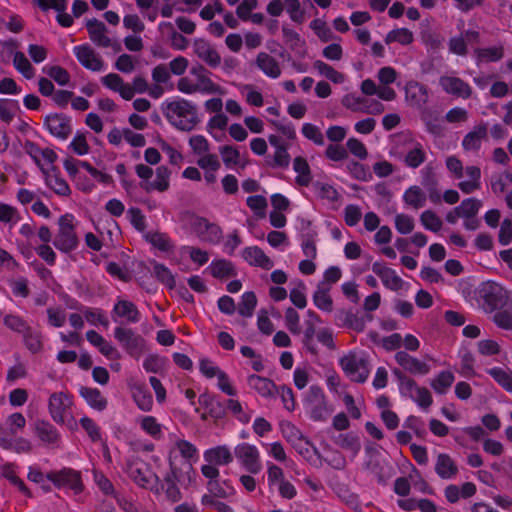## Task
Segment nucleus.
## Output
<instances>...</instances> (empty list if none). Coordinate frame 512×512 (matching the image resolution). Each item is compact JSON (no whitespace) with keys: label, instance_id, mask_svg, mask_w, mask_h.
<instances>
[{"label":"nucleus","instance_id":"13","mask_svg":"<svg viewBox=\"0 0 512 512\" xmlns=\"http://www.w3.org/2000/svg\"><path fill=\"white\" fill-rule=\"evenodd\" d=\"M73 404L71 396L64 392L52 393L48 401V410L51 418L57 424H64L65 416Z\"/></svg>","mask_w":512,"mask_h":512},{"label":"nucleus","instance_id":"28","mask_svg":"<svg viewBox=\"0 0 512 512\" xmlns=\"http://www.w3.org/2000/svg\"><path fill=\"white\" fill-rule=\"evenodd\" d=\"M405 99L412 107L421 108L428 101V91L425 85L410 81L405 87Z\"/></svg>","mask_w":512,"mask_h":512},{"label":"nucleus","instance_id":"32","mask_svg":"<svg viewBox=\"0 0 512 512\" xmlns=\"http://www.w3.org/2000/svg\"><path fill=\"white\" fill-rule=\"evenodd\" d=\"M101 83L108 89L117 92L125 100H131L130 84L116 73H109L101 78Z\"/></svg>","mask_w":512,"mask_h":512},{"label":"nucleus","instance_id":"40","mask_svg":"<svg viewBox=\"0 0 512 512\" xmlns=\"http://www.w3.org/2000/svg\"><path fill=\"white\" fill-rule=\"evenodd\" d=\"M45 173V182L49 188H51L56 194L60 196H68L71 193V189L68 183L63 179L60 174L52 169Z\"/></svg>","mask_w":512,"mask_h":512},{"label":"nucleus","instance_id":"20","mask_svg":"<svg viewBox=\"0 0 512 512\" xmlns=\"http://www.w3.org/2000/svg\"><path fill=\"white\" fill-rule=\"evenodd\" d=\"M34 433L37 438L45 445L58 447L61 435L57 428L49 421L37 419L34 423Z\"/></svg>","mask_w":512,"mask_h":512},{"label":"nucleus","instance_id":"56","mask_svg":"<svg viewBox=\"0 0 512 512\" xmlns=\"http://www.w3.org/2000/svg\"><path fill=\"white\" fill-rule=\"evenodd\" d=\"M257 305V298L254 292H245L238 305V313L243 317H251Z\"/></svg>","mask_w":512,"mask_h":512},{"label":"nucleus","instance_id":"46","mask_svg":"<svg viewBox=\"0 0 512 512\" xmlns=\"http://www.w3.org/2000/svg\"><path fill=\"white\" fill-rule=\"evenodd\" d=\"M483 298L492 309L503 303L505 291L497 284H487L483 289Z\"/></svg>","mask_w":512,"mask_h":512},{"label":"nucleus","instance_id":"11","mask_svg":"<svg viewBox=\"0 0 512 512\" xmlns=\"http://www.w3.org/2000/svg\"><path fill=\"white\" fill-rule=\"evenodd\" d=\"M57 488H67L72 490L75 494L83 491V483L81 480L80 472L71 469L63 468L60 471H51L46 475Z\"/></svg>","mask_w":512,"mask_h":512},{"label":"nucleus","instance_id":"31","mask_svg":"<svg viewBox=\"0 0 512 512\" xmlns=\"http://www.w3.org/2000/svg\"><path fill=\"white\" fill-rule=\"evenodd\" d=\"M204 460L214 465H229L233 461V455L226 445H219L204 452Z\"/></svg>","mask_w":512,"mask_h":512},{"label":"nucleus","instance_id":"12","mask_svg":"<svg viewBox=\"0 0 512 512\" xmlns=\"http://www.w3.org/2000/svg\"><path fill=\"white\" fill-rule=\"evenodd\" d=\"M73 53L85 69L93 72H100L105 69L104 60L89 44L75 46Z\"/></svg>","mask_w":512,"mask_h":512},{"label":"nucleus","instance_id":"23","mask_svg":"<svg viewBox=\"0 0 512 512\" xmlns=\"http://www.w3.org/2000/svg\"><path fill=\"white\" fill-rule=\"evenodd\" d=\"M247 385L263 398L276 397L277 385L269 378L251 374L247 377Z\"/></svg>","mask_w":512,"mask_h":512},{"label":"nucleus","instance_id":"37","mask_svg":"<svg viewBox=\"0 0 512 512\" xmlns=\"http://www.w3.org/2000/svg\"><path fill=\"white\" fill-rule=\"evenodd\" d=\"M79 394L95 410L103 411L107 407V399L97 388L82 386L79 389Z\"/></svg>","mask_w":512,"mask_h":512},{"label":"nucleus","instance_id":"55","mask_svg":"<svg viewBox=\"0 0 512 512\" xmlns=\"http://www.w3.org/2000/svg\"><path fill=\"white\" fill-rule=\"evenodd\" d=\"M313 66L321 75L334 83L341 84L345 81L344 74L336 71L332 66L321 60H316L313 63Z\"/></svg>","mask_w":512,"mask_h":512},{"label":"nucleus","instance_id":"64","mask_svg":"<svg viewBox=\"0 0 512 512\" xmlns=\"http://www.w3.org/2000/svg\"><path fill=\"white\" fill-rule=\"evenodd\" d=\"M301 131L303 136L308 140L312 141L315 145H324V135L318 126L311 123H304L302 125Z\"/></svg>","mask_w":512,"mask_h":512},{"label":"nucleus","instance_id":"29","mask_svg":"<svg viewBox=\"0 0 512 512\" xmlns=\"http://www.w3.org/2000/svg\"><path fill=\"white\" fill-rule=\"evenodd\" d=\"M242 256L252 266L265 270H270L274 266L273 261L258 246L246 247L242 252Z\"/></svg>","mask_w":512,"mask_h":512},{"label":"nucleus","instance_id":"52","mask_svg":"<svg viewBox=\"0 0 512 512\" xmlns=\"http://www.w3.org/2000/svg\"><path fill=\"white\" fill-rule=\"evenodd\" d=\"M455 377L450 371H441L432 381L431 387L437 394H445L452 386Z\"/></svg>","mask_w":512,"mask_h":512},{"label":"nucleus","instance_id":"33","mask_svg":"<svg viewBox=\"0 0 512 512\" xmlns=\"http://www.w3.org/2000/svg\"><path fill=\"white\" fill-rule=\"evenodd\" d=\"M455 461L446 453H440L435 463V472L441 479H452L458 474Z\"/></svg>","mask_w":512,"mask_h":512},{"label":"nucleus","instance_id":"3","mask_svg":"<svg viewBox=\"0 0 512 512\" xmlns=\"http://www.w3.org/2000/svg\"><path fill=\"white\" fill-rule=\"evenodd\" d=\"M171 447L168 452L169 467L178 470L184 464L192 467V462L198 458L197 447L182 438L177 437L175 434H170Z\"/></svg>","mask_w":512,"mask_h":512},{"label":"nucleus","instance_id":"54","mask_svg":"<svg viewBox=\"0 0 512 512\" xmlns=\"http://www.w3.org/2000/svg\"><path fill=\"white\" fill-rule=\"evenodd\" d=\"M2 476L10 481L11 484L16 486L24 495L30 496V491L25 483L17 476L16 467L14 464L7 463L2 466Z\"/></svg>","mask_w":512,"mask_h":512},{"label":"nucleus","instance_id":"62","mask_svg":"<svg viewBox=\"0 0 512 512\" xmlns=\"http://www.w3.org/2000/svg\"><path fill=\"white\" fill-rule=\"evenodd\" d=\"M240 92L245 97V100L249 105L255 107L263 106V96L254 88L253 85L245 84L240 86Z\"/></svg>","mask_w":512,"mask_h":512},{"label":"nucleus","instance_id":"50","mask_svg":"<svg viewBox=\"0 0 512 512\" xmlns=\"http://www.w3.org/2000/svg\"><path fill=\"white\" fill-rule=\"evenodd\" d=\"M384 41L386 44L397 42L406 46L414 41V35L412 31L407 28H396L386 34Z\"/></svg>","mask_w":512,"mask_h":512},{"label":"nucleus","instance_id":"14","mask_svg":"<svg viewBox=\"0 0 512 512\" xmlns=\"http://www.w3.org/2000/svg\"><path fill=\"white\" fill-rule=\"evenodd\" d=\"M421 187L428 194L429 200L438 204L441 202L439 179L432 163L424 166L420 171Z\"/></svg>","mask_w":512,"mask_h":512},{"label":"nucleus","instance_id":"51","mask_svg":"<svg viewBox=\"0 0 512 512\" xmlns=\"http://www.w3.org/2000/svg\"><path fill=\"white\" fill-rule=\"evenodd\" d=\"M267 453L274 460L284 463L287 467L292 468L295 465V462L291 460L284 449V446L281 442L276 441L272 443H268L265 445Z\"/></svg>","mask_w":512,"mask_h":512},{"label":"nucleus","instance_id":"17","mask_svg":"<svg viewBox=\"0 0 512 512\" xmlns=\"http://www.w3.org/2000/svg\"><path fill=\"white\" fill-rule=\"evenodd\" d=\"M44 125L53 136L61 140H66L72 132L71 119L63 114L46 116Z\"/></svg>","mask_w":512,"mask_h":512},{"label":"nucleus","instance_id":"47","mask_svg":"<svg viewBox=\"0 0 512 512\" xmlns=\"http://www.w3.org/2000/svg\"><path fill=\"white\" fill-rule=\"evenodd\" d=\"M208 492L212 493L216 498L230 499L235 496L236 491L228 481H208Z\"/></svg>","mask_w":512,"mask_h":512},{"label":"nucleus","instance_id":"38","mask_svg":"<svg viewBox=\"0 0 512 512\" xmlns=\"http://www.w3.org/2000/svg\"><path fill=\"white\" fill-rule=\"evenodd\" d=\"M136 422L140 429L154 440H160L163 438V426L154 416H140L136 419Z\"/></svg>","mask_w":512,"mask_h":512},{"label":"nucleus","instance_id":"8","mask_svg":"<svg viewBox=\"0 0 512 512\" xmlns=\"http://www.w3.org/2000/svg\"><path fill=\"white\" fill-rule=\"evenodd\" d=\"M234 454L240 466L250 474H258L263 465L259 449L250 443L242 442L235 446Z\"/></svg>","mask_w":512,"mask_h":512},{"label":"nucleus","instance_id":"57","mask_svg":"<svg viewBox=\"0 0 512 512\" xmlns=\"http://www.w3.org/2000/svg\"><path fill=\"white\" fill-rule=\"evenodd\" d=\"M14 67L20 72L25 78L31 79L34 77L35 69L26 58L23 52H16L13 57Z\"/></svg>","mask_w":512,"mask_h":512},{"label":"nucleus","instance_id":"39","mask_svg":"<svg viewBox=\"0 0 512 512\" xmlns=\"http://www.w3.org/2000/svg\"><path fill=\"white\" fill-rule=\"evenodd\" d=\"M113 314L126 319L127 322L137 323L140 321V312L131 301L118 300L113 308Z\"/></svg>","mask_w":512,"mask_h":512},{"label":"nucleus","instance_id":"35","mask_svg":"<svg viewBox=\"0 0 512 512\" xmlns=\"http://www.w3.org/2000/svg\"><path fill=\"white\" fill-rule=\"evenodd\" d=\"M427 198L428 194L418 185L407 188L402 196L403 202L415 210L423 208L426 205Z\"/></svg>","mask_w":512,"mask_h":512},{"label":"nucleus","instance_id":"45","mask_svg":"<svg viewBox=\"0 0 512 512\" xmlns=\"http://www.w3.org/2000/svg\"><path fill=\"white\" fill-rule=\"evenodd\" d=\"M334 442L340 448L349 451L354 457L361 450L360 438L353 432L339 434Z\"/></svg>","mask_w":512,"mask_h":512},{"label":"nucleus","instance_id":"24","mask_svg":"<svg viewBox=\"0 0 512 512\" xmlns=\"http://www.w3.org/2000/svg\"><path fill=\"white\" fill-rule=\"evenodd\" d=\"M372 271L381 279L387 289L397 291L402 288V279L396 274L395 270L387 267L384 263L374 262Z\"/></svg>","mask_w":512,"mask_h":512},{"label":"nucleus","instance_id":"9","mask_svg":"<svg viewBox=\"0 0 512 512\" xmlns=\"http://www.w3.org/2000/svg\"><path fill=\"white\" fill-rule=\"evenodd\" d=\"M125 472L134 483L142 488H152L158 479L149 465L139 458L129 459L126 463Z\"/></svg>","mask_w":512,"mask_h":512},{"label":"nucleus","instance_id":"27","mask_svg":"<svg viewBox=\"0 0 512 512\" xmlns=\"http://www.w3.org/2000/svg\"><path fill=\"white\" fill-rule=\"evenodd\" d=\"M488 130L485 124L475 126L468 132L462 140V148L464 151L477 153L482 143L487 140Z\"/></svg>","mask_w":512,"mask_h":512},{"label":"nucleus","instance_id":"7","mask_svg":"<svg viewBox=\"0 0 512 512\" xmlns=\"http://www.w3.org/2000/svg\"><path fill=\"white\" fill-rule=\"evenodd\" d=\"M307 413L313 421H325L330 413L326 396L322 388L311 386L304 402Z\"/></svg>","mask_w":512,"mask_h":512},{"label":"nucleus","instance_id":"22","mask_svg":"<svg viewBox=\"0 0 512 512\" xmlns=\"http://www.w3.org/2000/svg\"><path fill=\"white\" fill-rule=\"evenodd\" d=\"M114 337L129 353L141 350L144 345L143 338L129 328L116 327Z\"/></svg>","mask_w":512,"mask_h":512},{"label":"nucleus","instance_id":"63","mask_svg":"<svg viewBox=\"0 0 512 512\" xmlns=\"http://www.w3.org/2000/svg\"><path fill=\"white\" fill-rule=\"evenodd\" d=\"M420 221L425 229L432 232H438L442 227V220L435 212L431 210L422 212Z\"/></svg>","mask_w":512,"mask_h":512},{"label":"nucleus","instance_id":"21","mask_svg":"<svg viewBox=\"0 0 512 512\" xmlns=\"http://www.w3.org/2000/svg\"><path fill=\"white\" fill-rule=\"evenodd\" d=\"M86 28L90 40L99 47L108 48L113 45L111 38L107 34L105 24L96 18L89 19L86 22Z\"/></svg>","mask_w":512,"mask_h":512},{"label":"nucleus","instance_id":"49","mask_svg":"<svg viewBox=\"0 0 512 512\" xmlns=\"http://www.w3.org/2000/svg\"><path fill=\"white\" fill-rule=\"evenodd\" d=\"M20 110L17 100L2 98L0 99V120L6 124H10L18 111Z\"/></svg>","mask_w":512,"mask_h":512},{"label":"nucleus","instance_id":"30","mask_svg":"<svg viewBox=\"0 0 512 512\" xmlns=\"http://www.w3.org/2000/svg\"><path fill=\"white\" fill-rule=\"evenodd\" d=\"M255 64L269 78L277 79L281 75L279 62L266 52L258 53Z\"/></svg>","mask_w":512,"mask_h":512},{"label":"nucleus","instance_id":"25","mask_svg":"<svg viewBox=\"0 0 512 512\" xmlns=\"http://www.w3.org/2000/svg\"><path fill=\"white\" fill-rule=\"evenodd\" d=\"M24 148L26 153L33 159L35 164L42 170V172H46L43 168V164H52L57 159V155L52 149H41L34 142L27 141Z\"/></svg>","mask_w":512,"mask_h":512},{"label":"nucleus","instance_id":"26","mask_svg":"<svg viewBox=\"0 0 512 512\" xmlns=\"http://www.w3.org/2000/svg\"><path fill=\"white\" fill-rule=\"evenodd\" d=\"M396 362L406 371L415 375H426L430 372V366L419 359L409 355L405 351H398L395 354Z\"/></svg>","mask_w":512,"mask_h":512},{"label":"nucleus","instance_id":"19","mask_svg":"<svg viewBox=\"0 0 512 512\" xmlns=\"http://www.w3.org/2000/svg\"><path fill=\"white\" fill-rule=\"evenodd\" d=\"M441 88L449 95L457 98L468 99L472 95L470 85L459 77L441 76L439 79Z\"/></svg>","mask_w":512,"mask_h":512},{"label":"nucleus","instance_id":"10","mask_svg":"<svg viewBox=\"0 0 512 512\" xmlns=\"http://www.w3.org/2000/svg\"><path fill=\"white\" fill-rule=\"evenodd\" d=\"M189 225L191 231L203 242L215 245L222 239L220 226L204 217L191 216Z\"/></svg>","mask_w":512,"mask_h":512},{"label":"nucleus","instance_id":"58","mask_svg":"<svg viewBox=\"0 0 512 512\" xmlns=\"http://www.w3.org/2000/svg\"><path fill=\"white\" fill-rule=\"evenodd\" d=\"M474 53L479 61L485 62H496L504 55L502 46L478 48L475 49Z\"/></svg>","mask_w":512,"mask_h":512},{"label":"nucleus","instance_id":"6","mask_svg":"<svg viewBox=\"0 0 512 512\" xmlns=\"http://www.w3.org/2000/svg\"><path fill=\"white\" fill-rule=\"evenodd\" d=\"M193 467L184 464L179 469L170 471L166 474L163 480L162 488L168 500L177 502L181 499V492L177 484L188 485L192 481Z\"/></svg>","mask_w":512,"mask_h":512},{"label":"nucleus","instance_id":"61","mask_svg":"<svg viewBox=\"0 0 512 512\" xmlns=\"http://www.w3.org/2000/svg\"><path fill=\"white\" fill-rule=\"evenodd\" d=\"M4 325L19 334L27 333L29 331V325L27 322L20 317L19 315L15 314H7L3 319Z\"/></svg>","mask_w":512,"mask_h":512},{"label":"nucleus","instance_id":"59","mask_svg":"<svg viewBox=\"0 0 512 512\" xmlns=\"http://www.w3.org/2000/svg\"><path fill=\"white\" fill-rule=\"evenodd\" d=\"M488 374L506 391L512 392V374L500 367L488 369Z\"/></svg>","mask_w":512,"mask_h":512},{"label":"nucleus","instance_id":"41","mask_svg":"<svg viewBox=\"0 0 512 512\" xmlns=\"http://www.w3.org/2000/svg\"><path fill=\"white\" fill-rule=\"evenodd\" d=\"M132 397L137 407L144 411L149 412L153 408V398L151 393L144 385L135 384L132 387Z\"/></svg>","mask_w":512,"mask_h":512},{"label":"nucleus","instance_id":"36","mask_svg":"<svg viewBox=\"0 0 512 512\" xmlns=\"http://www.w3.org/2000/svg\"><path fill=\"white\" fill-rule=\"evenodd\" d=\"M170 174V170L166 166H159L156 169V178L153 181L141 184V187L144 188L147 192L153 190L158 192H165L170 186Z\"/></svg>","mask_w":512,"mask_h":512},{"label":"nucleus","instance_id":"4","mask_svg":"<svg viewBox=\"0 0 512 512\" xmlns=\"http://www.w3.org/2000/svg\"><path fill=\"white\" fill-rule=\"evenodd\" d=\"M79 240L75 231V217L66 213L58 219V231L53 239V245L63 253L75 250Z\"/></svg>","mask_w":512,"mask_h":512},{"label":"nucleus","instance_id":"18","mask_svg":"<svg viewBox=\"0 0 512 512\" xmlns=\"http://www.w3.org/2000/svg\"><path fill=\"white\" fill-rule=\"evenodd\" d=\"M193 53L211 68L218 67L221 57L213 45L205 39L197 38L193 42Z\"/></svg>","mask_w":512,"mask_h":512},{"label":"nucleus","instance_id":"1","mask_svg":"<svg viewBox=\"0 0 512 512\" xmlns=\"http://www.w3.org/2000/svg\"><path fill=\"white\" fill-rule=\"evenodd\" d=\"M177 90L186 95L193 94H217L224 95L225 89L213 82L210 72L201 64L193 66L188 76L179 78L176 84Z\"/></svg>","mask_w":512,"mask_h":512},{"label":"nucleus","instance_id":"5","mask_svg":"<svg viewBox=\"0 0 512 512\" xmlns=\"http://www.w3.org/2000/svg\"><path fill=\"white\" fill-rule=\"evenodd\" d=\"M339 364L345 374L354 382L363 383L370 374V368L365 355L351 351L340 358Z\"/></svg>","mask_w":512,"mask_h":512},{"label":"nucleus","instance_id":"2","mask_svg":"<svg viewBox=\"0 0 512 512\" xmlns=\"http://www.w3.org/2000/svg\"><path fill=\"white\" fill-rule=\"evenodd\" d=\"M165 116L179 130L190 131L197 124V107L184 98L166 102Z\"/></svg>","mask_w":512,"mask_h":512},{"label":"nucleus","instance_id":"60","mask_svg":"<svg viewBox=\"0 0 512 512\" xmlns=\"http://www.w3.org/2000/svg\"><path fill=\"white\" fill-rule=\"evenodd\" d=\"M346 169L356 180L367 182L372 179L369 168L359 162L351 161L347 163Z\"/></svg>","mask_w":512,"mask_h":512},{"label":"nucleus","instance_id":"15","mask_svg":"<svg viewBox=\"0 0 512 512\" xmlns=\"http://www.w3.org/2000/svg\"><path fill=\"white\" fill-rule=\"evenodd\" d=\"M321 323L320 316L313 310H307L304 319V330L302 344L304 348L312 355L318 354V348L314 341L317 334V326Z\"/></svg>","mask_w":512,"mask_h":512},{"label":"nucleus","instance_id":"16","mask_svg":"<svg viewBox=\"0 0 512 512\" xmlns=\"http://www.w3.org/2000/svg\"><path fill=\"white\" fill-rule=\"evenodd\" d=\"M26 426V419L21 413H13L7 417L4 424H0V446L10 444V440Z\"/></svg>","mask_w":512,"mask_h":512},{"label":"nucleus","instance_id":"44","mask_svg":"<svg viewBox=\"0 0 512 512\" xmlns=\"http://www.w3.org/2000/svg\"><path fill=\"white\" fill-rule=\"evenodd\" d=\"M293 169L297 173L296 183L302 187L309 186L312 181V174L307 160L301 156L296 157L293 161Z\"/></svg>","mask_w":512,"mask_h":512},{"label":"nucleus","instance_id":"48","mask_svg":"<svg viewBox=\"0 0 512 512\" xmlns=\"http://www.w3.org/2000/svg\"><path fill=\"white\" fill-rule=\"evenodd\" d=\"M207 270L215 278H225L236 275L232 263L225 259L214 260L208 266Z\"/></svg>","mask_w":512,"mask_h":512},{"label":"nucleus","instance_id":"42","mask_svg":"<svg viewBox=\"0 0 512 512\" xmlns=\"http://www.w3.org/2000/svg\"><path fill=\"white\" fill-rule=\"evenodd\" d=\"M465 174L469 180L459 182V189L465 193L470 194L475 190L480 189L481 170L477 166H467L465 168Z\"/></svg>","mask_w":512,"mask_h":512},{"label":"nucleus","instance_id":"43","mask_svg":"<svg viewBox=\"0 0 512 512\" xmlns=\"http://www.w3.org/2000/svg\"><path fill=\"white\" fill-rule=\"evenodd\" d=\"M426 152L419 142L413 143L403 159L404 164L412 169L420 167L426 161Z\"/></svg>","mask_w":512,"mask_h":512},{"label":"nucleus","instance_id":"53","mask_svg":"<svg viewBox=\"0 0 512 512\" xmlns=\"http://www.w3.org/2000/svg\"><path fill=\"white\" fill-rule=\"evenodd\" d=\"M219 152L223 163L227 168L238 165L244 167V164H241V154L236 147L232 145H223L219 148Z\"/></svg>","mask_w":512,"mask_h":512},{"label":"nucleus","instance_id":"34","mask_svg":"<svg viewBox=\"0 0 512 512\" xmlns=\"http://www.w3.org/2000/svg\"><path fill=\"white\" fill-rule=\"evenodd\" d=\"M331 286L326 283H319L313 293V304L323 312H332L333 299L330 295Z\"/></svg>","mask_w":512,"mask_h":512}]
</instances>
